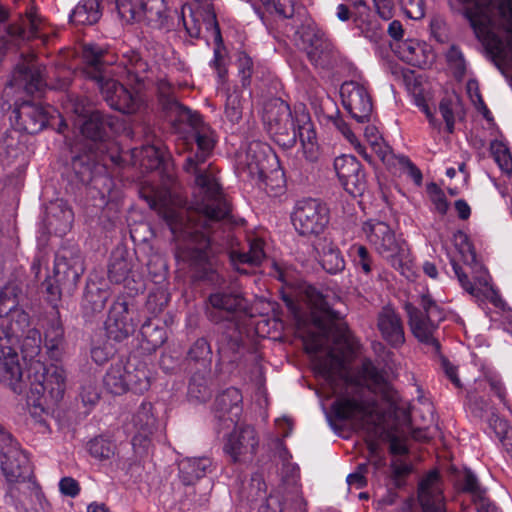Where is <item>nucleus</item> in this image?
<instances>
[{
    "label": "nucleus",
    "instance_id": "nucleus-1",
    "mask_svg": "<svg viewBox=\"0 0 512 512\" xmlns=\"http://www.w3.org/2000/svg\"><path fill=\"white\" fill-rule=\"evenodd\" d=\"M145 199L150 208L157 210L174 239L188 242L187 245H178L177 256L189 265L193 278L216 288L208 297L206 315L215 324L228 323L229 331L222 333L217 340L218 353L230 362L236 361L243 343L235 317L245 309V300L235 288L223 287L225 278L210 251L211 244L217 241L213 235L224 229L230 221L231 211L219 221V225H204L200 217L169 204L167 193L147 195Z\"/></svg>",
    "mask_w": 512,
    "mask_h": 512
},
{
    "label": "nucleus",
    "instance_id": "nucleus-2",
    "mask_svg": "<svg viewBox=\"0 0 512 512\" xmlns=\"http://www.w3.org/2000/svg\"><path fill=\"white\" fill-rule=\"evenodd\" d=\"M311 321L316 330L303 332L306 353L326 380L344 379L348 384L367 387L371 392L383 391V377L369 359L350 368L349 357L357 350L354 340L339 311L332 308L328 297L311 288L308 290Z\"/></svg>",
    "mask_w": 512,
    "mask_h": 512
},
{
    "label": "nucleus",
    "instance_id": "nucleus-3",
    "mask_svg": "<svg viewBox=\"0 0 512 512\" xmlns=\"http://www.w3.org/2000/svg\"><path fill=\"white\" fill-rule=\"evenodd\" d=\"M166 120L176 133H190L195 141L193 149L184 163V170L194 176L196 194L187 212L200 217L204 225H219V221L230 212V203L226 199L217 176V169L207 163L215 146L213 131L204 123L197 112L177 102L164 112ZM185 210V208H183Z\"/></svg>",
    "mask_w": 512,
    "mask_h": 512
},
{
    "label": "nucleus",
    "instance_id": "nucleus-4",
    "mask_svg": "<svg viewBox=\"0 0 512 512\" xmlns=\"http://www.w3.org/2000/svg\"><path fill=\"white\" fill-rule=\"evenodd\" d=\"M83 73L93 80L105 102L114 110L125 114L136 113L142 106L141 96L127 89L112 74H125L130 83L142 85L148 78V63L132 49L123 52L117 70L110 69L115 56L98 44H85L82 47Z\"/></svg>",
    "mask_w": 512,
    "mask_h": 512
},
{
    "label": "nucleus",
    "instance_id": "nucleus-5",
    "mask_svg": "<svg viewBox=\"0 0 512 512\" xmlns=\"http://www.w3.org/2000/svg\"><path fill=\"white\" fill-rule=\"evenodd\" d=\"M335 417L339 420H349L365 435L367 444L366 462L357 466V470L347 476L349 486L357 489L367 484L368 478L381 486L384 477V462L382 443L384 435V412L375 402L358 401L352 398L337 400L333 405Z\"/></svg>",
    "mask_w": 512,
    "mask_h": 512
},
{
    "label": "nucleus",
    "instance_id": "nucleus-6",
    "mask_svg": "<svg viewBox=\"0 0 512 512\" xmlns=\"http://www.w3.org/2000/svg\"><path fill=\"white\" fill-rule=\"evenodd\" d=\"M394 413H388L386 408V443L389 444V451L392 455L389 469V485L397 489L405 487L408 479L414 471L413 463L409 456L407 446L409 417L407 405L398 402Z\"/></svg>",
    "mask_w": 512,
    "mask_h": 512
},
{
    "label": "nucleus",
    "instance_id": "nucleus-7",
    "mask_svg": "<svg viewBox=\"0 0 512 512\" xmlns=\"http://www.w3.org/2000/svg\"><path fill=\"white\" fill-rule=\"evenodd\" d=\"M420 306L422 310L410 304L406 305L411 330L421 343L431 346L433 351L439 354L440 365L445 375L457 388H461L457 367L440 354V343L434 337L439 323L444 320V313L429 295L421 296Z\"/></svg>",
    "mask_w": 512,
    "mask_h": 512
},
{
    "label": "nucleus",
    "instance_id": "nucleus-8",
    "mask_svg": "<svg viewBox=\"0 0 512 512\" xmlns=\"http://www.w3.org/2000/svg\"><path fill=\"white\" fill-rule=\"evenodd\" d=\"M476 35L483 42L495 38L493 28L495 16L504 22L506 30L512 34V0H456Z\"/></svg>",
    "mask_w": 512,
    "mask_h": 512
},
{
    "label": "nucleus",
    "instance_id": "nucleus-9",
    "mask_svg": "<svg viewBox=\"0 0 512 512\" xmlns=\"http://www.w3.org/2000/svg\"><path fill=\"white\" fill-rule=\"evenodd\" d=\"M267 151H270L268 146L259 142L251 143L247 148L245 159L240 162V169L242 174L255 180L259 188L269 194L277 195L285 187L284 173L280 168H275L268 174V164L270 162L277 164L278 160L274 153L267 155Z\"/></svg>",
    "mask_w": 512,
    "mask_h": 512
},
{
    "label": "nucleus",
    "instance_id": "nucleus-10",
    "mask_svg": "<svg viewBox=\"0 0 512 512\" xmlns=\"http://www.w3.org/2000/svg\"><path fill=\"white\" fill-rule=\"evenodd\" d=\"M28 324V314L21 313L19 320L11 326L0 327V382L20 393L22 368L17 348L19 332Z\"/></svg>",
    "mask_w": 512,
    "mask_h": 512
},
{
    "label": "nucleus",
    "instance_id": "nucleus-11",
    "mask_svg": "<svg viewBox=\"0 0 512 512\" xmlns=\"http://www.w3.org/2000/svg\"><path fill=\"white\" fill-rule=\"evenodd\" d=\"M293 41L297 47L306 51L310 62L323 69L337 65L339 53L332 42L313 22L307 21L294 32Z\"/></svg>",
    "mask_w": 512,
    "mask_h": 512
},
{
    "label": "nucleus",
    "instance_id": "nucleus-12",
    "mask_svg": "<svg viewBox=\"0 0 512 512\" xmlns=\"http://www.w3.org/2000/svg\"><path fill=\"white\" fill-rule=\"evenodd\" d=\"M103 385L114 395H122L127 391L141 394L150 387L149 371L143 363L135 365L118 361L111 364L105 373Z\"/></svg>",
    "mask_w": 512,
    "mask_h": 512
},
{
    "label": "nucleus",
    "instance_id": "nucleus-13",
    "mask_svg": "<svg viewBox=\"0 0 512 512\" xmlns=\"http://www.w3.org/2000/svg\"><path fill=\"white\" fill-rule=\"evenodd\" d=\"M121 19L127 23L145 21L154 29H169L171 17L165 0H116Z\"/></svg>",
    "mask_w": 512,
    "mask_h": 512
},
{
    "label": "nucleus",
    "instance_id": "nucleus-14",
    "mask_svg": "<svg viewBox=\"0 0 512 512\" xmlns=\"http://www.w3.org/2000/svg\"><path fill=\"white\" fill-rule=\"evenodd\" d=\"M291 219L300 235H318L329 223V209L320 200L302 199L296 202Z\"/></svg>",
    "mask_w": 512,
    "mask_h": 512
},
{
    "label": "nucleus",
    "instance_id": "nucleus-15",
    "mask_svg": "<svg viewBox=\"0 0 512 512\" xmlns=\"http://www.w3.org/2000/svg\"><path fill=\"white\" fill-rule=\"evenodd\" d=\"M31 390L35 393L48 395L55 401L63 398L66 389V372L63 367L55 364L46 366L40 361L32 362L29 368Z\"/></svg>",
    "mask_w": 512,
    "mask_h": 512
},
{
    "label": "nucleus",
    "instance_id": "nucleus-16",
    "mask_svg": "<svg viewBox=\"0 0 512 512\" xmlns=\"http://www.w3.org/2000/svg\"><path fill=\"white\" fill-rule=\"evenodd\" d=\"M114 125L115 118L99 110L91 112L86 119L81 120V135L88 142L89 152L94 155L95 160L108 148Z\"/></svg>",
    "mask_w": 512,
    "mask_h": 512
},
{
    "label": "nucleus",
    "instance_id": "nucleus-17",
    "mask_svg": "<svg viewBox=\"0 0 512 512\" xmlns=\"http://www.w3.org/2000/svg\"><path fill=\"white\" fill-rule=\"evenodd\" d=\"M402 371L401 363L396 357L394 353H390L386 351V408L388 409V413H394L396 410V406H398V402H404L407 405V415L409 417V432L407 436V446L409 447V440L412 438L415 441H427L428 436L426 435V430L422 428L413 429L412 420L410 414V403L409 401L403 399L399 392L390 385V381L399 380L400 372Z\"/></svg>",
    "mask_w": 512,
    "mask_h": 512
},
{
    "label": "nucleus",
    "instance_id": "nucleus-18",
    "mask_svg": "<svg viewBox=\"0 0 512 512\" xmlns=\"http://www.w3.org/2000/svg\"><path fill=\"white\" fill-rule=\"evenodd\" d=\"M340 95L344 108L359 123L370 121L373 103L367 89L355 82L346 81L341 85Z\"/></svg>",
    "mask_w": 512,
    "mask_h": 512
},
{
    "label": "nucleus",
    "instance_id": "nucleus-19",
    "mask_svg": "<svg viewBox=\"0 0 512 512\" xmlns=\"http://www.w3.org/2000/svg\"><path fill=\"white\" fill-rule=\"evenodd\" d=\"M258 446L255 429L249 425L240 426L231 432L224 443L223 450L233 462L250 459Z\"/></svg>",
    "mask_w": 512,
    "mask_h": 512
},
{
    "label": "nucleus",
    "instance_id": "nucleus-20",
    "mask_svg": "<svg viewBox=\"0 0 512 512\" xmlns=\"http://www.w3.org/2000/svg\"><path fill=\"white\" fill-rule=\"evenodd\" d=\"M0 467L5 479L11 484L26 482L33 475L28 454L20 447H9L0 452Z\"/></svg>",
    "mask_w": 512,
    "mask_h": 512
},
{
    "label": "nucleus",
    "instance_id": "nucleus-21",
    "mask_svg": "<svg viewBox=\"0 0 512 512\" xmlns=\"http://www.w3.org/2000/svg\"><path fill=\"white\" fill-rule=\"evenodd\" d=\"M242 394L234 387H230L219 394L214 402V417L218 429H229L240 420L242 413Z\"/></svg>",
    "mask_w": 512,
    "mask_h": 512
},
{
    "label": "nucleus",
    "instance_id": "nucleus-22",
    "mask_svg": "<svg viewBox=\"0 0 512 512\" xmlns=\"http://www.w3.org/2000/svg\"><path fill=\"white\" fill-rule=\"evenodd\" d=\"M334 169L344 189L356 197L365 189V174L355 156L341 155L334 160Z\"/></svg>",
    "mask_w": 512,
    "mask_h": 512
},
{
    "label": "nucleus",
    "instance_id": "nucleus-23",
    "mask_svg": "<svg viewBox=\"0 0 512 512\" xmlns=\"http://www.w3.org/2000/svg\"><path fill=\"white\" fill-rule=\"evenodd\" d=\"M51 112H54L52 108L25 101L13 111V114L19 130L28 134H36L46 127L52 116Z\"/></svg>",
    "mask_w": 512,
    "mask_h": 512
},
{
    "label": "nucleus",
    "instance_id": "nucleus-24",
    "mask_svg": "<svg viewBox=\"0 0 512 512\" xmlns=\"http://www.w3.org/2000/svg\"><path fill=\"white\" fill-rule=\"evenodd\" d=\"M84 261L77 248H62L55 256L54 273L57 282L75 284L84 273Z\"/></svg>",
    "mask_w": 512,
    "mask_h": 512
},
{
    "label": "nucleus",
    "instance_id": "nucleus-25",
    "mask_svg": "<svg viewBox=\"0 0 512 512\" xmlns=\"http://www.w3.org/2000/svg\"><path fill=\"white\" fill-rule=\"evenodd\" d=\"M418 500L423 512H445L440 475L430 471L418 484Z\"/></svg>",
    "mask_w": 512,
    "mask_h": 512
},
{
    "label": "nucleus",
    "instance_id": "nucleus-26",
    "mask_svg": "<svg viewBox=\"0 0 512 512\" xmlns=\"http://www.w3.org/2000/svg\"><path fill=\"white\" fill-rule=\"evenodd\" d=\"M365 138L367 146L362 147L360 153L363 158L376 170L381 168L384 164V138L379 129L374 125H369L365 128ZM377 174L380 179L381 171Z\"/></svg>",
    "mask_w": 512,
    "mask_h": 512
},
{
    "label": "nucleus",
    "instance_id": "nucleus-27",
    "mask_svg": "<svg viewBox=\"0 0 512 512\" xmlns=\"http://www.w3.org/2000/svg\"><path fill=\"white\" fill-rule=\"evenodd\" d=\"M44 84L42 71L32 60L18 64L11 81V86L23 88L27 93L39 91Z\"/></svg>",
    "mask_w": 512,
    "mask_h": 512
},
{
    "label": "nucleus",
    "instance_id": "nucleus-28",
    "mask_svg": "<svg viewBox=\"0 0 512 512\" xmlns=\"http://www.w3.org/2000/svg\"><path fill=\"white\" fill-rule=\"evenodd\" d=\"M265 258L264 243L261 239H252L248 243V250L232 249L229 259L233 268L240 274H248L243 265L258 266Z\"/></svg>",
    "mask_w": 512,
    "mask_h": 512
},
{
    "label": "nucleus",
    "instance_id": "nucleus-29",
    "mask_svg": "<svg viewBox=\"0 0 512 512\" xmlns=\"http://www.w3.org/2000/svg\"><path fill=\"white\" fill-rule=\"evenodd\" d=\"M73 220L72 210L62 200L50 203L46 209L47 227L56 235H65L70 230Z\"/></svg>",
    "mask_w": 512,
    "mask_h": 512
},
{
    "label": "nucleus",
    "instance_id": "nucleus-30",
    "mask_svg": "<svg viewBox=\"0 0 512 512\" xmlns=\"http://www.w3.org/2000/svg\"><path fill=\"white\" fill-rule=\"evenodd\" d=\"M212 461L207 457H187L179 461V479L190 486L211 471Z\"/></svg>",
    "mask_w": 512,
    "mask_h": 512
},
{
    "label": "nucleus",
    "instance_id": "nucleus-31",
    "mask_svg": "<svg viewBox=\"0 0 512 512\" xmlns=\"http://www.w3.org/2000/svg\"><path fill=\"white\" fill-rule=\"evenodd\" d=\"M386 251H389L388 260L391 266L402 275L408 277L410 256L406 242L398 239L394 233L386 232Z\"/></svg>",
    "mask_w": 512,
    "mask_h": 512
},
{
    "label": "nucleus",
    "instance_id": "nucleus-32",
    "mask_svg": "<svg viewBox=\"0 0 512 512\" xmlns=\"http://www.w3.org/2000/svg\"><path fill=\"white\" fill-rule=\"evenodd\" d=\"M298 121V139L301 142L303 154L307 160L314 162L318 159V145L316 143V133L313 124L310 121L309 114L301 111L297 115Z\"/></svg>",
    "mask_w": 512,
    "mask_h": 512
},
{
    "label": "nucleus",
    "instance_id": "nucleus-33",
    "mask_svg": "<svg viewBox=\"0 0 512 512\" xmlns=\"http://www.w3.org/2000/svg\"><path fill=\"white\" fill-rule=\"evenodd\" d=\"M386 170L393 176H400L407 173L417 186L422 185L423 175L421 170L411 160L404 156H397L392 148L386 143Z\"/></svg>",
    "mask_w": 512,
    "mask_h": 512
},
{
    "label": "nucleus",
    "instance_id": "nucleus-34",
    "mask_svg": "<svg viewBox=\"0 0 512 512\" xmlns=\"http://www.w3.org/2000/svg\"><path fill=\"white\" fill-rule=\"evenodd\" d=\"M44 347L48 357L53 361H61L66 350V341L62 324L53 320L45 331Z\"/></svg>",
    "mask_w": 512,
    "mask_h": 512
},
{
    "label": "nucleus",
    "instance_id": "nucleus-35",
    "mask_svg": "<svg viewBox=\"0 0 512 512\" xmlns=\"http://www.w3.org/2000/svg\"><path fill=\"white\" fill-rule=\"evenodd\" d=\"M21 292L22 290L19 285L12 282L5 285L0 291V317H6L12 314V319L8 326H11L19 320L21 313H25L17 309Z\"/></svg>",
    "mask_w": 512,
    "mask_h": 512
},
{
    "label": "nucleus",
    "instance_id": "nucleus-36",
    "mask_svg": "<svg viewBox=\"0 0 512 512\" xmlns=\"http://www.w3.org/2000/svg\"><path fill=\"white\" fill-rule=\"evenodd\" d=\"M294 117L289 105L281 99H273L264 107L263 122L270 131Z\"/></svg>",
    "mask_w": 512,
    "mask_h": 512
},
{
    "label": "nucleus",
    "instance_id": "nucleus-37",
    "mask_svg": "<svg viewBox=\"0 0 512 512\" xmlns=\"http://www.w3.org/2000/svg\"><path fill=\"white\" fill-rule=\"evenodd\" d=\"M101 16L100 0H81L72 11L70 19L76 25H93Z\"/></svg>",
    "mask_w": 512,
    "mask_h": 512
},
{
    "label": "nucleus",
    "instance_id": "nucleus-38",
    "mask_svg": "<svg viewBox=\"0 0 512 512\" xmlns=\"http://www.w3.org/2000/svg\"><path fill=\"white\" fill-rule=\"evenodd\" d=\"M153 406L149 402L142 403L137 412L133 416V424L137 429V435L134 441L138 438L147 439L156 430V417L152 412Z\"/></svg>",
    "mask_w": 512,
    "mask_h": 512
},
{
    "label": "nucleus",
    "instance_id": "nucleus-39",
    "mask_svg": "<svg viewBox=\"0 0 512 512\" xmlns=\"http://www.w3.org/2000/svg\"><path fill=\"white\" fill-rule=\"evenodd\" d=\"M405 343L401 318L394 309L386 305V346L399 350Z\"/></svg>",
    "mask_w": 512,
    "mask_h": 512
},
{
    "label": "nucleus",
    "instance_id": "nucleus-40",
    "mask_svg": "<svg viewBox=\"0 0 512 512\" xmlns=\"http://www.w3.org/2000/svg\"><path fill=\"white\" fill-rule=\"evenodd\" d=\"M301 112H295L294 117L290 118L287 122L272 128L268 131L273 140L282 148H292L298 139V121L297 115Z\"/></svg>",
    "mask_w": 512,
    "mask_h": 512
},
{
    "label": "nucleus",
    "instance_id": "nucleus-41",
    "mask_svg": "<svg viewBox=\"0 0 512 512\" xmlns=\"http://www.w3.org/2000/svg\"><path fill=\"white\" fill-rule=\"evenodd\" d=\"M187 359L199 364L204 372H209L212 362V349L208 340L201 337L193 342L187 352Z\"/></svg>",
    "mask_w": 512,
    "mask_h": 512
},
{
    "label": "nucleus",
    "instance_id": "nucleus-42",
    "mask_svg": "<svg viewBox=\"0 0 512 512\" xmlns=\"http://www.w3.org/2000/svg\"><path fill=\"white\" fill-rule=\"evenodd\" d=\"M28 327L29 323L22 327L18 339L20 340L22 338L21 352L23 357L32 360L38 356L41 351L42 338L40 331L35 328H29L25 331Z\"/></svg>",
    "mask_w": 512,
    "mask_h": 512
},
{
    "label": "nucleus",
    "instance_id": "nucleus-43",
    "mask_svg": "<svg viewBox=\"0 0 512 512\" xmlns=\"http://www.w3.org/2000/svg\"><path fill=\"white\" fill-rule=\"evenodd\" d=\"M130 272L131 264L123 256V253L112 254L108 266V278L110 281L116 284L125 283L129 279Z\"/></svg>",
    "mask_w": 512,
    "mask_h": 512
},
{
    "label": "nucleus",
    "instance_id": "nucleus-44",
    "mask_svg": "<svg viewBox=\"0 0 512 512\" xmlns=\"http://www.w3.org/2000/svg\"><path fill=\"white\" fill-rule=\"evenodd\" d=\"M110 294L107 290L98 287H88L83 298V308L86 313H100L106 305Z\"/></svg>",
    "mask_w": 512,
    "mask_h": 512
},
{
    "label": "nucleus",
    "instance_id": "nucleus-45",
    "mask_svg": "<svg viewBox=\"0 0 512 512\" xmlns=\"http://www.w3.org/2000/svg\"><path fill=\"white\" fill-rule=\"evenodd\" d=\"M190 12V17L194 19V17H198L201 19L203 24L205 25L207 30H211L214 36L215 42H221V32L219 28V24L216 19V14L213 10V7L209 4L199 6L197 9L193 10L190 6L187 7Z\"/></svg>",
    "mask_w": 512,
    "mask_h": 512
},
{
    "label": "nucleus",
    "instance_id": "nucleus-46",
    "mask_svg": "<svg viewBox=\"0 0 512 512\" xmlns=\"http://www.w3.org/2000/svg\"><path fill=\"white\" fill-rule=\"evenodd\" d=\"M116 449V444L103 436L95 437L88 442L90 455L100 461L111 459L115 455Z\"/></svg>",
    "mask_w": 512,
    "mask_h": 512
},
{
    "label": "nucleus",
    "instance_id": "nucleus-47",
    "mask_svg": "<svg viewBox=\"0 0 512 512\" xmlns=\"http://www.w3.org/2000/svg\"><path fill=\"white\" fill-rule=\"evenodd\" d=\"M391 51L401 60L410 63L412 65L419 64V52H422V48L414 44L412 41H398L390 42L389 44Z\"/></svg>",
    "mask_w": 512,
    "mask_h": 512
},
{
    "label": "nucleus",
    "instance_id": "nucleus-48",
    "mask_svg": "<svg viewBox=\"0 0 512 512\" xmlns=\"http://www.w3.org/2000/svg\"><path fill=\"white\" fill-rule=\"evenodd\" d=\"M107 338L115 342L127 339L135 329L132 321L112 320L105 322Z\"/></svg>",
    "mask_w": 512,
    "mask_h": 512
},
{
    "label": "nucleus",
    "instance_id": "nucleus-49",
    "mask_svg": "<svg viewBox=\"0 0 512 512\" xmlns=\"http://www.w3.org/2000/svg\"><path fill=\"white\" fill-rule=\"evenodd\" d=\"M211 396L204 374H194L188 385V397L197 402H204Z\"/></svg>",
    "mask_w": 512,
    "mask_h": 512
},
{
    "label": "nucleus",
    "instance_id": "nucleus-50",
    "mask_svg": "<svg viewBox=\"0 0 512 512\" xmlns=\"http://www.w3.org/2000/svg\"><path fill=\"white\" fill-rule=\"evenodd\" d=\"M164 162V150L161 146L146 145L141 150V165L146 169H158Z\"/></svg>",
    "mask_w": 512,
    "mask_h": 512
},
{
    "label": "nucleus",
    "instance_id": "nucleus-51",
    "mask_svg": "<svg viewBox=\"0 0 512 512\" xmlns=\"http://www.w3.org/2000/svg\"><path fill=\"white\" fill-rule=\"evenodd\" d=\"M322 267L330 274H336L345 267L344 259L336 247L329 246L324 249L321 257Z\"/></svg>",
    "mask_w": 512,
    "mask_h": 512
},
{
    "label": "nucleus",
    "instance_id": "nucleus-52",
    "mask_svg": "<svg viewBox=\"0 0 512 512\" xmlns=\"http://www.w3.org/2000/svg\"><path fill=\"white\" fill-rule=\"evenodd\" d=\"M225 116L232 123H236L242 118L241 95L238 91L228 93L225 102Z\"/></svg>",
    "mask_w": 512,
    "mask_h": 512
},
{
    "label": "nucleus",
    "instance_id": "nucleus-53",
    "mask_svg": "<svg viewBox=\"0 0 512 512\" xmlns=\"http://www.w3.org/2000/svg\"><path fill=\"white\" fill-rule=\"evenodd\" d=\"M157 91L159 104L163 112L167 110L169 106H173L178 102L174 95L175 89L168 81L163 79L159 80L157 83Z\"/></svg>",
    "mask_w": 512,
    "mask_h": 512
},
{
    "label": "nucleus",
    "instance_id": "nucleus-54",
    "mask_svg": "<svg viewBox=\"0 0 512 512\" xmlns=\"http://www.w3.org/2000/svg\"><path fill=\"white\" fill-rule=\"evenodd\" d=\"M489 422L490 426H492L496 430V433L499 436L507 452L512 456V433L508 434L506 432V422L494 414L490 418Z\"/></svg>",
    "mask_w": 512,
    "mask_h": 512
},
{
    "label": "nucleus",
    "instance_id": "nucleus-55",
    "mask_svg": "<svg viewBox=\"0 0 512 512\" xmlns=\"http://www.w3.org/2000/svg\"><path fill=\"white\" fill-rule=\"evenodd\" d=\"M491 151L495 161L502 170L509 171L512 169V159L509 150L503 143L493 142L491 144Z\"/></svg>",
    "mask_w": 512,
    "mask_h": 512
},
{
    "label": "nucleus",
    "instance_id": "nucleus-56",
    "mask_svg": "<svg viewBox=\"0 0 512 512\" xmlns=\"http://www.w3.org/2000/svg\"><path fill=\"white\" fill-rule=\"evenodd\" d=\"M238 72L243 87L250 85L253 73V61L246 53H240L237 59Z\"/></svg>",
    "mask_w": 512,
    "mask_h": 512
},
{
    "label": "nucleus",
    "instance_id": "nucleus-57",
    "mask_svg": "<svg viewBox=\"0 0 512 512\" xmlns=\"http://www.w3.org/2000/svg\"><path fill=\"white\" fill-rule=\"evenodd\" d=\"M112 320L132 321L129 317L128 303L124 299L118 298L112 304L106 321Z\"/></svg>",
    "mask_w": 512,
    "mask_h": 512
},
{
    "label": "nucleus",
    "instance_id": "nucleus-58",
    "mask_svg": "<svg viewBox=\"0 0 512 512\" xmlns=\"http://www.w3.org/2000/svg\"><path fill=\"white\" fill-rule=\"evenodd\" d=\"M91 157L75 156L72 160V167L77 174L81 175L82 181H88L91 178Z\"/></svg>",
    "mask_w": 512,
    "mask_h": 512
},
{
    "label": "nucleus",
    "instance_id": "nucleus-59",
    "mask_svg": "<svg viewBox=\"0 0 512 512\" xmlns=\"http://www.w3.org/2000/svg\"><path fill=\"white\" fill-rule=\"evenodd\" d=\"M447 61L449 64L460 74H464L466 66H465V60L463 53L461 50L455 46L452 45L450 49L448 50L447 54Z\"/></svg>",
    "mask_w": 512,
    "mask_h": 512
},
{
    "label": "nucleus",
    "instance_id": "nucleus-60",
    "mask_svg": "<svg viewBox=\"0 0 512 512\" xmlns=\"http://www.w3.org/2000/svg\"><path fill=\"white\" fill-rule=\"evenodd\" d=\"M333 126L346 138V140L352 144H358V139L349 124L340 116L331 117Z\"/></svg>",
    "mask_w": 512,
    "mask_h": 512
},
{
    "label": "nucleus",
    "instance_id": "nucleus-61",
    "mask_svg": "<svg viewBox=\"0 0 512 512\" xmlns=\"http://www.w3.org/2000/svg\"><path fill=\"white\" fill-rule=\"evenodd\" d=\"M439 111L446 123V129L449 133L454 131V113L452 109V101L448 98H443L439 104Z\"/></svg>",
    "mask_w": 512,
    "mask_h": 512
},
{
    "label": "nucleus",
    "instance_id": "nucleus-62",
    "mask_svg": "<svg viewBox=\"0 0 512 512\" xmlns=\"http://www.w3.org/2000/svg\"><path fill=\"white\" fill-rule=\"evenodd\" d=\"M80 397L84 405H95L99 398V392L96 385L89 381L81 387Z\"/></svg>",
    "mask_w": 512,
    "mask_h": 512
},
{
    "label": "nucleus",
    "instance_id": "nucleus-63",
    "mask_svg": "<svg viewBox=\"0 0 512 512\" xmlns=\"http://www.w3.org/2000/svg\"><path fill=\"white\" fill-rule=\"evenodd\" d=\"M463 489L464 491L471 493L473 498L480 497L485 494V490L481 488L477 477L471 471H467L465 473Z\"/></svg>",
    "mask_w": 512,
    "mask_h": 512
},
{
    "label": "nucleus",
    "instance_id": "nucleus-64",
    "mask_svg": "<svg viewBox=\"0 0 512 512\" xmlns=\"http://www.w3.org/2000/svg\"><path fill=\"white\" fill-rule=\"evenodd\" d=\"M282 498L283 497L279 491L271 493L263 506V512H283L285 504L283 503Z\"/></svg>",
    "mask_w": 512,
    "mask_h": 512
}]
</instances>
